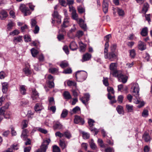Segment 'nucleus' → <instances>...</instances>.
I'll use <instances>...</instances> for the list:
<instances>
[{
	"label": "nucleus",
	"instance_id": "nucleus-1",
	"mask_svg": "<svg viewBox=\"0 0 152 152\" xmlns=\"http://www.w3.org/2000/svg\"><path fill=\"white\" fill-rule=\"evenodd\" d=\"M108 48H104V56L106 59H108L111 61H114L117 58V56L115 52H111L108 53Z\"/></svg>",
	"mask_w": 152,
	"mask_h": 152
},
{
	"label": "nucleus",
	"instance_id": "nucleus-2",
	"mask_svg": "<svg viewBox=\"0 0 152 152\" xmlns=\"http://www.w3.org/2000/svg\"><path fill=\"white\" fill-rule=\"evenodd\" d=\"M87 76V73L84 71H77L75 75L77 80L80 82H83L86 80Z\"/></svg>",
	"mask_w": 152,
	"mask_h": 152
},
{
	"label": "nucleus",
	"instance_id": "nucleus-3",
	"mask_svg": "<svg viewBox=\"0 0 152 152\" xmlns=\"http://www.w3.org/2000/svg\"><path fill=\"white\" fill-rule=\"evenodd\" d=\"M72 15L74 19L76 20L80 27L84 30L86 29V25L84 23V20L81 18L78 19V16L76 13V10H73L72 13Z\"/></svg>",
	"mask_w": 152,
	"mask_h": 152
},
{
	"label": "nucleus",
	"instance_id": "nucleus-4",
	"mask_svg": "<svg viewBox=\"0 0 152 152\" xmlns=\"http://www.w3.org/2000/svg\"><path fill=\"white\" fill-rule=\"evenodd\" d=\"M117 64L116 63H111L110 66V74H112L113 76L116 77L117 74L120 72L118 71L116 69Z\"/></svg>",
	"mask_w": 152,
	"mask_h": 152
},
{
	"label": "nucleus",
	"instance_id": "nucleus-5",
	"mask_svg": "<svg viewBox=\"0 0 152 152\" xmlns=\"http://www.w3.org/2000/svg\"><path fill=\"white\" fill-rule=\"evenodd\" d=\"M132 89L133 90V95L137 99L139 96L140 88L138 84L137 83H132Z\"/></svg>",
	"mask_w": 152,
	"mask_h": 152
},
{
	"label": "nucleus",
	"instance_id": "nucleus-6",
	"mask_svg": "<svg viewBox=\"0 0 152 152\" xmlns=\"http://www.w3.org/2000/svg\"><path fill=\"white\" fill-rule=\"evenodd\" d=\"M20 9L22 12L24 13L25 16L29 15L31 14L29 10L26 7L25 4H21L20 7Z\"/></svg>",
	"mask_w": 152,
	"mask_h": 152
},
{
	"label": "nucleus",
	"instance_id": "nucleus-7",
	"mask_svg": "<svg viewBox=\"0 0 152 152\" xmlns=\"http://www.w3.org/2000/svg\"><path fill=\"white\" fill-rule=\"evenodd\" d=\"M69 26L68 18H64L63 24L61 26V29L59 31V33L62 32L63 33H65L66 31L64 28H66Z\"/></svg>",
	"mask_w": 152,
	"mask_h": 152
},
{
	"label": "nucleus",
	"instance_id": "nucleus-8",
	"mask_svg": "<svg viewBox=\"0 0 152 152\" xmlns=\"http://www.w3.org/2000/svg\"><path fill=\"white\" fill-rule=\"evenodd\" d=\"M28 133V131L26 129H23L22 131L21 135V138L23 140L26 141V142H31L30 139L27 138L28 136L27 134Z\"/></svg>",
	"mask_w": 152,
	"mask_h": 152
},
{
	"label": "nucleus",
	"instance_id": "nucleus-9",
	"mask_svg": "<svg viewBox=\"0 0 152 152\" xmlns=\"http://www.w3.org/2000/svg\"><path fill=\"white\" fill-rule=\"evenodd\" d=\"M94 122V121L91 119H89L88 122L89 125L91 127L90 128V130L91 132H93L94 133L95 135L97 134L98 133V130L95 128H93L91 127L92 126H93V124Z\"/></svg>",
	"mask_w": 152,
	"mask_h": 152
},
{
	"label": "nucleus",
	"instance_id": "nucleus-10",
	"mask_svg": "<svg viewBox=\"0 0 152 152\" xmlns=\"http://www.w3.org/2000/svg\"><path fill=\"white\" fill-rule=\"evenodd\" d=\"M115 77H117L118 78L119 80L121 81L123 83H125L127 81V77L123 75L121 73V72L117 74Z\"/></svg>",
	"mask_w": 152,
	"mask_h": 152
},
{
	"label": "nucleus",
	"instance_id": "nucleus-11",
	"mask_svg": "<svg viewBox=\"0 0 152 152\" xmlns=\"http://www.w3.org/2000/svg\"><path fill=\"white\" fill-rule=\"evenodd\" d=\"M74 123L76 124L80 123L82 125H83L84 123V119L80 116L76 115L75 116Z\"/></svg>",
	"mask_w": 152,
	"mask_h": 152
},
{
	"label": "nucleus",
	"instance_id": "nucleus-12",
	"mask_svg": "<svg viewBox=\"0 0 152 152\" xmlns=\"http://www.w3.org/2000/svg\"><path fill=\"white\" fill-rule=\"evenodd\" d=\"M90 95L88 94H84V96L80 98V99L85 105H86V102L88 101Z\"/></svg>",
	"mask_w": 152,
	"mask_h": 152
},
{
	"label": "nucleus",
	"instance_id": "nucleus-13",
	"mask_svg": "<svg viewBox=\"0 0 152 152\" xmlns=\"http://www.w3.org/2000/svg\"><path fill=\"white\" fill-rule=\"evenodd\" d=\"M138 48L141 51L143 50L146 48V45L142 41H140L138 43Z\"/></svg>",
	"mask_w": 152,
	"mask_h": 152
},
{
	"label": "nucleus",
	"instance_id": "nucleus-14",
	"mask_svg": "<svg viewBox=\"0 0 152 152\" xmlns=\"http://www.w3.org/2000/svg\"><path fill=\"white\" fill-rule=\"evenodd\" d=\"M43 109L42 104L40 103H37L36 104L34 107V109L36 112L40 111Z\"/></svg>",
	"mask_w": 152,
	"mask_h": 152
},
{
	"label": "nucleus",
	"instance_id": "nucleus-15",
	"mask_svg": "<svg viewBox=\"0 0 152 152\" xmlns=\"http://www.w3.org/2000/svg\"><path fill=\"white\" fill-rule=\"evenodd\" d=\"M31 98L33 100L36 101L39 98L38 94L35 89H33L32 91Z\"/></svg>",
	"mask_w": 152,
	"mask_h": 152
},
{
	"label": "nucleus",
	"instance_id": "nucleus-16",
	"mask_svg": "<svg viewBox=\"0 0 152 152\" xmlns=\"http://www.w3.org/2000/svg\"><path fill=\"white\" fill-rule=\"evenodd\" d=\"M103 10L105 14H106L108 11V4L106 0H104L102 4Z\"/></svg>",
	"mask_w": 152,
	"mask_h": 152
},
{
	"label": "nucleus",
	"instance_id": "nucleus-17",
	"mask_svg": "<svg viewBox=\"0 0 152 152\" xmlns=\"http://www.w3.org/2000/svg\"><path fill=\"white\" fill-rule=\"evenodd\" d=\"M8 16V14L6 11L2 10L0 12V19L1 20H4Z\"/></svg>",
	"mask_w": 152,
	"mask_h": 152
},
{
	"label": "nucleus",
	"instance_id": "nucleus-18",
	"mask_svg": "<svg viewBox=\"0 0 152 152\" xmlns=\"http://www.w3.org/2000/svg\"><path fill=\"white\" fill-rule=\"evenodd\" d=\"M91 57V54L86 53L83 55L82 61L83 62L88 61L90 59Z\"/></svg>",
	"mask_w": 152,
	"mask_h": 152
},
{
	"label": "nucleus",
	"instance_id": "nucleus-19",
	"mask_svg": "<svg viewBox=\"0 0 152 152\" xmlns=\"http://www.w3.org/2000/svg\"><path fill=\"white\" fill-rule=\"evenodd\" d=\"M1 84L2 92L3 93L6 94L8 90V83L7 82H4Z\"/></svg>",
	"mask_w": 152,
	"mask_h": 152
},
{
	"label": "nucleus",
	"instance_id": "nucleus-20",
	"mask_svg": "<svg viewBox=\"0 0 152 152\" xmlns=\"http://www.w3.org/2000/svg\"><path fill=\"white\" fill-rule=\"evenodd\" d=\"M53 129L54 130L56 129L60 130L63 128V125L58 122H56L53 126Z\"/></svg>",
	"mask_w": 152,
	"mask_h": 152
},
{
	"label": "nucleus",
	"instance_id": "nucleus-21",
	"mask_svg": "<svg viewBox=\"0 0 152 152\" xmlns=\"http://www.w3.org/2000/svg\"><path fill=\"white\" fill-rule=\"evenodd\" d=\"M111 37V35L109 34L107 35L104 37V40L106 41V42L105 44L104 48H108L109 47V39Z\"/></svg>",
	"mask_w": 152,
	"mask_h": 152
},
{
	"label": "nucleus",
	"instance_id": "nucleus-22",
	"mask_svg": "<svg viewBox=\"0 0 152 152\" xmlns=\"http://www.w3.org/2000/svg\"><path fill=\"white\" fill-rule=\"evenodd\" d=\"M22 36H19L14 37L13 41L15 44L21 42L22 41Z\"/></svg>",
	"mask_w": 152,
	"mask_h": 152
},
{
	"label": "nucleus",
	"instance_id": "nucleus-23",
	"mask_svg": "<svg viewBox=\"0 0 152 152\" xmlns=\"http://www.w3.org/2000/svg\"><path fill=\"white\" fill-rule=\"evenodd\" d=\"M70 49L72 50H76L77 48V46L75 42H71L69 45Z\"/></svg>",
	"mask_w": 152,
	"mask_h": 152
},
{
	"label": "nucleus",
	"instance_id": "nucleus-24",
	"mask_svg": "<svg viewBox=\"0 0 152 152\" xmlns=\"http://www.w3.org/2000/svg\"><path fill=\"white\" fill-rule=\"evenodd\" d=\"M63 95L65 99H69L72 98L71 95L68 91H65L63 93Z\"/></svg>",
	"mask_w": 152,
	"mask_h": 152
},
{
	"label": "nucleus",
	"instance_id": "nucleus-25",
	"mask_svg": "<svg viewBox=\"0 0 152 152\" xmlns=\"http://www.w3.org/2000/svg\"><path fill=\"white\" fill-rule=\"evenodd\" d=\"M142 138L146 142L149 141L151 139L149 134L146 132H145L143 135Z\"/></svg>",
	"mask_w": 152,
	"mask_h": 152
},
{
	"label": "nucleus",
	"instance_id": "nucleus-26",
	"mask_svg": "<svg viewBox=\"0 0 152 152\" xmlns=\"http://www.w3.org/2000/svg\"><path fill=\"white\" fill-rule=\"evenodd\" d=\"M15 26V23L11 20H9V23L7 25V29L10 30L12 29V27Z\"/></svg>",
	"mask_w": 152,
	"mask_h": 152
},
{
	"label": "nucleus",
	"instance_id": "nucleus-27",
	"mask_svg": "<svg viewBox=\"0 0 152 152\" xmlns=\"http://www.w3.org/2000/svg\"><path fill=\"white\" fill-rule=\"evenodd\" d=\"M79 45L80 46V52H84L85 50L86 45L82 42H79Z\"/></svg>",
	"mask_w": 152,
	"mask_h": 152
},
{
	"label": "nucleus",
	"instance_id": "nucleus-28",
	"mask_svg": "<svg viewBox=\"0 0 152 152\" xmlns=\"http://www.w3.org/2000/svg\"><path fill=\"white\" fill-rule=\"evenodd\" d=\"M148 34V29L147 27L143 28L141 32V34L143 37L146 36Z\"/></svg>",
	"mask_w": 152,
	"mask_h": 152
},
{
	"label": "nucleus",
	"instance_id": "nucleus-29",
	"mask_svg": "<svg viewBox=\"0 0 152 152\" xmlns=\"http://www.w3.org/2000/svg\"><path fill=\"white\" fill-rule=\"evenodd\" d=\"M48 143L47 144H42L39 149H40L42 152H46V150L48 148Z\"/></svg>",
	"mask_w": 152,
	"mask_h": 152
},
{
	"label": "nucleus",
	"instance_id": "nucleus-30",
	"mask_svg": "<svg viewBox=\"0 0 152 152\" xmlns=\"http://www.w3.org/2000/svg\"><path fill=\"white\" fill-rule=\"evenodd\" d=\"M117 111L118 113L120 114H124V111L122 106L121 105H118L116 108Z\"/></svg>",
	"mask_w": 152,
	"mask_h": 152
},
{
	"label": "nucleus",
	"instance_id": "nucleus-31",
	"mask_svg": "<svg viewBox=\"0 0 152 152\" xmlns=\"http://www.w3.org/2000/svg\"><path fill=\"white\" fill-rule=\"evenodd\" d=\"M149 7V5L148 3H145L142 10V12L145 13L148 10Z\"/></svg>",
	"mask_w": 152,
	"mask_h": 152
},
{
	"label": "nucleus",
	"instance_id": "nucleus-32",
	"mask_svg": "<svg viewBox=\"0 0 152 152\" xmlns=\"http://www.w3.org/2000/svg\"><path fill=\"white\" fill-rule=\"evenodd\" d=\"M23 71L24 74L27 76H28L31 74V71L28 67H25L23 69Z\"/></svg>",
	"mask_w": 152,
	"mask_h": 152
},
{
	"label": "nucleus",
	"instance_id": "nucleus-33",
	"mask_svg": "<svg viewBox=\"0 0 152 152\" xmlns=\"http://www.w3.org/2000/svg\"><path fill=\"white\" fill-rule=\"evenodd\" d=\"M60 66L62 68L67 67L69 65L68 62L66 61H62L60 65Z\"/></svg>",
	"mask_w": 152,
	"mask_h": 152
},
{
	"label": "nucleus",
	"instance_id": "nucleus-34",
	"mask_svg": "<svg viewBox=\"0 0 152 152\" xmlns=\"http://www.w3.org/2000/svg\"><path fill=\"white\" fill-rule=\"evenodd\" d=\"M28 123V121L27 120H23L21 123L22 129H24L27 127Z\"/></svg>",
	"mask_w": 152,
	"mask_h": 152
},
{
	"label": "nucleus",
	"instance_id": "nucleus-35",
	"mask_svg": "<svg viewBox=\"0 0 152 152\" xmlns=\"http://www.w3.org/2000/svg\"><path fill=\"white\" fill-rule=\"evenodd\" d=\"M31 51L32 56L34 57H36L38 53V51L34 48H32Z\"/></svg>",
	"mask_w": 152,
	"mask_h": 152
},
{
	"label": "nucleus",
	"instance_id": "nucleus-36",
	"mask_svg": "<svg viewBox=\"0 0 152 152\" xmlns=\"http://www.w3.org/2000/svg\"><path fill=\"white\" fill-rule=\"evenodd\" d=\"M36 130H35V131L38 130L39 131L41 132V133H44V134H46L48 132L46 130L40 127H36Z\"/></svg>",
	"mask_w": 152,
	"mask_h": 152
},
{
	"label": "nucleus",
	"instance_id": "nucleus-37",
	"mask_svg": "<svg viewBox=\"0 0 152 152\" xmlns=\"http://www.w3.org/2000/svg\"><path fill=\"white\" fill-rule=\"evenodd\" d=\"M20 91L21 93L23 95H24L26 94V90L24 86L22 85L20 86Z\"/></svg>",
	"mask_w": 152,
	"mask_h": 152
},
{
	"label": "nucleus",
	"instance_id": "nucleus-38",
	"mask_svg": "<svg viewBox=\"0 0 152 152\" xmlns=\"http://www.w3.org/2000/svg\"><path fill=\"white\" fill-rule=\"evenodd\" d=\"M68 112L65 109L63 110L61 114V117L64 118L66 117L68 114Z\"/></svg>",
	"mask_w": 152,
	"mask_h": 152
},
{
	"label": "nucleus",
	"instance_id": "nucleus-39",
	"mask_svg": "<svg viewBox=\"0 0 152 152\" xmlns=\"http://www.w3.org/2000/svg\"><path fill=\"white\" fill-rule=\"evenodd\" d=\"M64 136H65L68 139H70L72 137L71 134L68 131H66L64 132Z\"/></svg>",
	"mask_w": 152,
	"mask_h": 152
},
{
	"label": "nucleus",
	"instance_id": "nucleus-40",
	"mask_svg": "<svg viewBox=\"0 0 152 152\" xmlns=\"http://www.w3.org/2000/svg\"><path fill=\"white\" fill-rule=\"evenodd\" d=\"M67 84L69 86H73L76 87V83L74 81L69 80L67 81Z\"/></svg>",
	"mask_w": 152,
	"mask_h": 152
},
{
	"label": "nucleus",
	"instance_id": "nucleus-41",
	"mask_svg": "<svg viewBox=\"0 0 152 152\" xmlns=\"http://www.w3.org/2000/svg\"><path fill=\"white\" fill-rule=\"evenodd\" d=\"M126 108L128 112H131L133 111V106L132 105L127 104L126 106Z\"/></svg>",
	"mask_w": 152,
	"mask_h": 152
},
{
	"label": "nucleus",
	"instance_id": "nucleus-42",
	"mask_svg": "<svg viewBox=\"0 0 152 152\" xmlns=\"http://www.w3.org/2000/svg\"><path fill=\"white\" fill-rule=\"evenodd\" d=\"M49 106H52L55 104V102L53 97H51L49 98Z\"/></svg>",
	"mask_w": 152,
	"mask_h": 152
},
{
	"label": "nucleus",
	"instance_id": "nucleus-43",
	"mask_svg": "<svg viewBox=\"0 0 152 152\" xmlns=\"http://www.w3.org/2000/svg\"><path fill=\"white\" fill-rule=\"evenodd\" d=\"M103 84L106 86H108L109 84L108 82V78L107 77H103Z\"/></svg>",
	"mask_w": 152,
	"mask_h": 152
},
{
	"label": "nucleus",
	"instance_id": "nucleus-44",
	"mask_svg": "<svg viewBox=\"0 0 152 152\" xmlns=\"http://www.w3.org/2000/svg\"><path fill=\"white\" fill-rule=\"evenodd\" d=\"M24 39L25 42H30L31 39L30 36L28 35H26L24 37Z\"/></svg>",
	"mask_w": 152,
	"mask_h": 152
},
{
	"label": "nucleus",
	"instance_id": "nucleus-45",
	"mask_svg": "<svg viewBox=\"0 0 152 152\" xmlns=\"http://www.w3.org/2000/svg\"><path fill=\"white\" fill-rule=\"evenodd\" d=\"M19 33V32L18 30H15L11 32L10 33V35L14 36L15 35H18Z\"/></svg>",
	"mask_w": 152,
	"mask_h": 152
},
{
	"label": "nucleus",
	"instance_id": "nucleus-46",
	"mask_svg": "<svg viewBox=\"0 0 152 152\" xmlns=\"http://www.w3.org/2000/svg\"><path fill=\"white\" fill-rule=\"evenodd\" d=\"M53 152H60V150L59 148L56 145L53 146Z\"/></svg>",
	"mask_w": 152,
	"mask_h": 152
},
{
	"label": "nucleus",
	"instance_id": "nucleus-47",
	"mask_svg": "<svg viewBox=\"0 0 152 152\" xmlns=\"http://www.w3.org/2000/svg\"><path fill=\"white\" fill-rule=\"evenodd\" d=\"M11 131V133L12 136H15L16 135L17 133L14 128L12 126L10 127Z\"/></svg>",
	"mask_w": 152,
	"mask_h": 152
},
{
	"label": "nucleus",
	"instance_id": "nucleus-48",
	"mask_svg": "<svg viewBox=\"0 0 152 152\" xmlns=\"http://www.w3.org/2000/svg\"><path fill=\"white\" fill-rule=\"evenodd\" d=\"M82 134L83 137L85 139H87L90 136L89 134L86 132H83Z\"/></svg>",
	"mask_w": 152,
	"mask_h": 152
},
{
	"label": "nucleus",
	"instance_id": "nucleus-49",
	"mask_svg": "<svg viewBox=\"0 0 152 152\" xmlns=\"http://www.w3.org/2000/svg\"><path fill=\"white\" fill-rule=\"evenodd\" d=\"M118 12L119 16H123L124 15V11L118 8Z\"/></svg>",
	"mask_w": 152,
	"mask_h": 152
},
{
	"label": "nucleus",
	"instance_id": "nucleus-50",
	"mask_svg": "<svg viewBox=\"0 0 152 152\" xmlns=\"http://www.w3.org/2000/svg\"><path fill=\"white\" fill-rule=\"evenodd\" d=\"M107 90L108 92V93H111L113 94H114L115 92L113 89L112 87H108L107 88Z\"/></svg>",
	"mask_w": 152,
	"mask_h": 152
},
{
	"label": "nucleus",
	"instance_id": "nucleus-51",
	"mask_svg": "<svg viewBox=\"0 0 152 152\" xmlns=\"http://www.w3.org/2000/svg\"><path fill=\"white\" fill-rule=\"evenodd\" d=\"M58 71V69L56 68H51L49 69V72L52 74Z\"/></svg>",
	"mask_w": 152,
	"mask_h": 152
},
{
	"label": "nucleus",
	"instance_id": "nucleus-52",
	"mask_svg": "<svg viewBox=\"0 0 152 152\" xmlns=\"http://www.w3.org/2000/svg\"><path fill=\"white\" fill-rule=\"evenodd\" d=\"M116 48V45L115 44H112L110 47V51L115 52V50Z\"/></svg>",
	"mask_w": 152,
	"mask_h": 152
},
{
	"label": "nucleus",
	"instance_id": "nucleus-53",
	"mask_svg": "<svg viewBox=\"0 0 152 152\" xmlns=\"http://www.w3.org/2000/svg\"><path fill=\"white\" fill-rule=\"evenodd\" d=\"M148 115V111L146 109H144L142 113V116L144 117H147Z\"/></svg>",
	"mask_w": 152,
	"mask_h": 152
},
{
	"label": "nucleus",
	"instance_id": "nucleus-54",
	"mask_svg": "<svg viewBox=\"0 0 152 152\" xmlns=\"http://www.w3.org/2000/svg\"><path fill=\"white\" fill-rule=\"evenodd\" d=\"M5 109H4V107H1L0 109V116L1 117H3L4 116V112Z\"/></svg>",
	"mask_w": 152,
	"mask_h": 152
},
{
	"label": "nucleus",
	"instance_id": "nucleus-55",
	"mask_svg": "<svg viewBox=\"0 0 152 152\" xmlns=\"http://www.w3.org/2000/svg\"><path fill=\"white\" fill-rule=\"evenodd\" d=\"M130 55L132 58H134L135 56L136 53L134 49H132L130 51Z\"/></svg>",
	"mask_w": 152,
	"mask_h": 152
},
{
	"label": "nucleus",
	"instance_id": "nucleus-56",
	"mask_svg": "<svg viewBox=\"0 0 152 152\" xmlns=\"http://www.w3.org/2000/svg\"><path fill=\"white\" fill-rule=\"evenodd\" d=\"M59 2L61 5L63 6H66L67 5V3L64 0H59Z\"/></svg>",
	"mask_w": 152,
	"mask_h": 152
},
{
	"label": "nucleus",
	"instance_id": "nucleus-57",
	"mask_svg": "<svg viewBox=\"0 0 152 152\" xmlns=\"http://www.w3.org/2000/svg\"><path fill=\"white\" fill-rule=\"evenodd\" d=\"M124 97L122 95H121L118 96V101L120 103H121L123 102Z\"/></svg>",
	"mask_w": 152,
	"mask_h": 152
},
{
	"label": "nucleus",
	"instance_id": "nucleus-58",
	"mask_svg": "<svg viewBox=\"0 0 152 152\" xmlns=\"http://www.w3.org/2000/svg\"><path fill=\"white\" fill-rule=\"evenodd\" d=\"M83 34V32L82 31H78L76 34V36L80 38L82 37Z\"/></svg>",
	"mask_w": 152,
	"mask_h": 152
},
{
	"label": "nucleus",
	"instance_id": "nucleus-59",
	"mask_svg": "<svg viewBox=\"0 0 152 152\" xmlns=\"http://www.w3.org/2000/svg\"><path fill=\"white\" fill-rule=\"evenodd\" d=\"M59 34L57 36V38L59 41L64 39V35L59 33Z\"/></svg>",
	"mask_w": 152,
	"mask_h": 152
},
{
	"label": "nucleus",
	"instance_id": "nucleus-60",
	"mask_svg": "<svg viewBox=\"0 0 152 152\" xmlns=\"http://www.w3.org/2000/svg\"><path fill=\"white\" fill-rule=\"evenodd\" d=\"M72 70L71 69H67L64 70L63 72L65 74H69L71 73Z\"/></svg>",
	"mask_w": 152,
	"mask_h": 152
},
{
	"label": "nucleus",
	"instance_id": "nucleus-61",
	"mask_svg": "<svg viewBox=\"0 0 152 152\" xmlns=\"http://www.w3.org/2000/svg\"><path fill=\"white\" fill-rule=\"evenodd\" d=\"M78 10L79 13L82 14L85 11V9L81 7H79L78 8Z\"/></svg>",
	"mask_w": 152,
	"mask_h": 152
},
{
	"label": "nucleus",
	"instance_id": "nucleus-62",
	"mask_svg": "<svg viewBox=\"0 0 152 152\" xmlns=\"http://www.w3.org/2000/svg\"><path fill=\"white\" fill-rule=\"evenodd\" d=\"M63 50L67 54H69V51L68 47L67 46L65 45L63 47Z\"/></svg>",
	"mask_w": 152,
	"mask_h": 152
},
{
	"label": "nucleus",
	"instance_id": "nucleus-63",
	"mask_svg": "<svg viewBox=\"0 0 152 152\" xmlns=\"http://www.w3.org/2000/svg\"><path fill=\"white\" fill-rule=\"evenodd\" d=\"M151 15L150 14H146L145 15V16L146 20H147L149 23L151 21Z\"/></svg>",
	"mask_w": 152,
	"mask_h": 152
},
{
	"label": "nucleus",
	"instance_id": "nucleus-64",
	"mask_svg": "<svg viewBox=\"0 0 152 152\" xmlns=\"http://www.w3.org/2000/svg\"><path fill=\"white\" fill-rule=\"evenodd\" d=\"M80 108L78 106H76L72 109V111L73 113H75L80 111Z\"/></svg>",
	"mask_w": 152,
	"mask_h": 152
}]
</instances>
